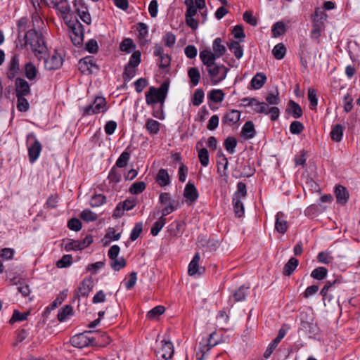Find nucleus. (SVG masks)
Instances as JSON below:
<instances>
[{"label":"nucleus","mask_w":360,"mask_h":360,"mask_svg":"<svg viewBox=\"0 0 360 360\" xmlns=\"http://www.w3.org/2000/svg\"><path fill=\"white\" fill-rule=\"evenodd\" d=\"M23 39L25 43L22 45V48L30 45L32 51L37 57H41V54L46 52V46L42 34L40 32L31 29L25 32Z\"/></svg>","instance_id":"1"},{"label":"nucleus","mask_w":360,"mask_h":360,"mask_svg":"<svg viewBox=\"0 0 360 360\" xmlns=\"http://www.w3.org/2000/svg\"><path fill=\"white\" fill-rule=\"evenodd\" d=\"M168 89L169 83L166 82H163L159 88L150 86L145 93L147 105H153L160 103L162 107L167 98Z\"/></svg>","instance_id":"2"},{"label":"nucleus","mask_w":360,"mask_h":360,"mask_svg":"<svg viewBox=\"0 0 360 360\" xmlns=\"http://www.w3.org/2000/svg\"><path fill=\"white\" fill-rule=\"evenodd\" d=\"M82 116H89L100 112H104L108 110L105 98L102 96H97L89 105L81 108Z\"/></svg>","instance_id":"3"},{"label":"nucleus","mask_w":360,"mask_h":360,"mask_svg":"<svg viewBox=\"0 0 360 360\" xmlns=\"http://www.w3.org/2000/svg\"><path fill=\"white\" fill-rule=\"evenodd\" d=\"M70 29V38L75 46H80L83 42V26L78 20L66 22Z\"/></svg>","instance_id":"4"},{"label":"nucleus","mask_w":360,"mask_h":360,"mask_svg":"<svg viewBox=\"0 0 360 360\" xmlns=\"http://www.w3.org/2000/svg\"><path fill=\"white\" fill-rule=\"evenodd\" d=\"M254 103L251 107L256 113L270 115L271 121H276L278 119L280 110L278 107L272 106L268 108V103L258 101L256 98Z\"/></svg>","instance_id":"5"},{"label":"nucleus","mask_w":360,"mask_h":360,"mask_svg":"<svg viewBox=\"0 0 360 360\" xmlns=\"http://www.w3.org/2000/svg\"><path fill=\"white\" fill-rule=\"evenodd\" d=\"M27 144L30 162L34 163L39 157L42 146L34 134L27 136Z\"/></svg>","instance_id":"6"},{"label":"nucleus","mask_w":360,"mask_h":360,"mask_svg":"<svg viewBox=\"0 0 360 360\" xmlns=\"http://www.w3.org/2000/svg\"><path fill=\"white\" fill-rule=\"evenodd\" d=\"M206 70L208 72L213 84H217L223 81L226 78L229 71V69L224 65H218L217 63L212 65V67H208Z\"/></svg>","instance_id":"7"},{"label":"nucleus","mask_w":360,"mask_h":360,"mask_svg":"<svg viewBox=\"0 0 360 360\" xmlns=\"http://www.w3.org/2000/svg\"><path fill=\"white\" fill-rule=\"evenodd\" d=\"M91 331H85L74 335L70 339L71 345L77 348H84L94 344L95 339L87 336Z\"/></svg>","instance_id":"8"},{"label":"nucleus","mask_w":360,"mask_h":360,"mask_svg":"<svg viewBox=\"0 0 360 360\" xmlns=\"http://www.w3.org/2000/svg\"><path fill=\"white\" fill-rule=\"evenodd\" d=\"M162 347L156 352V356L158 360H168L174 354V347L170 341H162Z\"/></svg>","instance_id":"9"},{"label":"nucleus","mask_w":360,"mask_h":360,"mask_svg":"<svg viewBox=\"0 0 360 360\" xmlns=\"http://www.w3.org/2000/svg\"><path fill=\"white\" fill-rule=\"evenodd\" d=\"M79 70L83 74H91L94 70L93 68L98 70V66L96 65L93 56H86L82 58L79 61Z\"/></svg>","instance_id":"10"},{"label":"nucleus","mask_w":360,"mask_h":360,"mask_svg":"<svg viewBox=\"0 0 360 360\" xmlns=\"http://www.w3.org/2000/svg\"><path fill=\"white\" fill-rule=\"evenodd\" d=\"M20 70L19 57L15 54L11 57L8 63L7 77L11 80L13 79L19 74Z\"/></svg>","instance_id":"11"},{"label":"nucleus","mask_w":360,"mask_h":360,"mask_svg":"<svg viewBox=\"0 0 360 360\" xmlns=\"http://www.w3.org/2000/svg\"><path fill=\"white\" fill-rule=\"evenodd\" d=\"M16 96H27L30 95L31 90L29 83L24 79L18 77L15 82Z\"/></svg>","instance_id":"12"},{"label":"nucleus","mask_w":360,"mask_h":360,"mask_svg":"<svg viewBox=\"0 0 360 360\" xmlns=\"http://www.w3.org/2000/svg\"><path fill=\"white\" fill-rule=\"evenodd\" d=\"M94 287V281L92 277L89 276L85 278L80 283L78 287V292L80 294H77L76 297L79 299V296L87 297L89 292L92 290Z\"/></svg>","instance_id":"13"},{"label":"nucleus","mask_w":360,"mask_h":360,"mask_svg":"<svg viewBox=\"0 0 360 360\" xmlns=\"http://www.w3.org/2000/svg\"><path fill=\"white\" fill-rule=\"evenodd\" d=\"M217 173L221 176L224 177L226 180L228 178L227 167H228V159L222 152L217 155Z\"/></svg>","instance_id":"14"},{"label":"nucleus","mask_w":360,"mask_h":360,"mask_svg":"<svg viewBox=\"0 0 360 360\" xmlns=\"http://www.w3.org/2000/svg\"><path fill=\"white\" fill-rule=\"evenodd\" d=\"M288 227V224L285 214L282 212H278L276 215L275 229L278 233L284 234L287 231Z\"/></svg>","instance_id":"15"},{"label":"nucleus","mask_w":360,"mask_h":360,"mask_svg":"<svg viewBox=\"0 0 360 360\" xmlns=\"http://www.w3.org/2000/svg\"><path fill=\"white\" fill-rule=\"evenodd\" d=\"M184 196L187 201L194 202L198 198V192L193 184L188 182L184 188Z\"/></svg>","instance_id":"16"},{"label":"nucleus","mask_w":360,"mask_h":360,"mask_svg":"<svg viewBox=\"0 0 360 360\" xmlns=\"http://www.w3.org/2000/svg\"><path fill=\"white\" fill-rule=\"evenodd\" d=\"M200 58L202 63L206 66V68L216 64L215 60L218 58L213 52L208 50L200 51Z\"/></svg>","instance_id":"17"},{"label":"nucleus","mask_w":360,"mask_h":360,"mask_svg":"<svg viewBox=\"0 0 360 360\" xmlns=\"http://www.w3.org/2000/svg\"><path fill=\"white\" fill-rule=\"evenodd\" d=\"M63 65V58L56 53L53 54L49 58L45 61L46 68L48 70H57Z\"/></svg>","instance_id":"18"},{"label":"nucleus","mask_w":360,"mask_h":360,"mask_svg":"<svg viewBox=\"0 0 360 360\" xmlns=\"http://www.w3.org/2000/svg\"><path fill=\"white\" fill-rule=\"evenodd\" d=\"M337 202L342 205H345L349 199V195L347 188L342 186L338 185L335 190Z\"/></svg>","instance_id":"19"},{"label":"nucleus","mask_w":360,"mask_h":360,"mask_svg":"<svg viewBox=\"0 0 360 360\" xmlns=\"http://www.w3.org/2000/svg\"><path fill=\"white\" fill-rule=\"evenodd\" d=\"M240 117V112L238 110H232L230 112L226 113L223 118H222V122L224 124H228L229 125L234 124L237 123Z\"/></svg>","instance_id":"20"},{"label":"nucleus","mask_w":360,"mask_h":360,"mask_svg":"<svg viewBox=\"0 0 360 360\" xmlns=\"http://www.w3.org/2000/svg\"><path fill=\"white\" fill-rule=\"evenodd\" d=\"M200 254L195 253L193 259L188 265V273L190 276H194L195 274H202V271L199 268Z\"/></svg>","instance_id":"21"},{"label":"nucleus","mask_w":360,"mask_h":360,"mask_svg":"<svg viewBox=\"0 0 360 360\" xmlns=\"http://www.w3.org/2000/svg\"><path fill=\"white\" fill-rule=\"evenodd\" d=\"M121 237V233H115L114 228H109L101 242L104 246H108L112 240H118Z\"/></svg>","instance_id":"22"},{"label":"nucleus","mask_w":360,"mask_h":360,"mask_svg":"<svg viewBox=\"0 0 360 360\" xmlns=\"http://www.w3.org/2000/svg\"><path fill=\"white\" fill-rule=\"evenodd\" d=\"M324 29V22H322L321 20H314L312 29L310 32V37L313 39H318L320 36L321 32Z\"/></svg>","instance_id":"23"},{"label":"nucleus","mask_w":360,"mask_h":360,"mask_svg":"<svg viewBox=\"0 0 360 360\" xmlns=\"http://www.w3.org/2000/svg\"><path fill=\"white\" fill-rule=\"evenodd\" d=\"M266 77L264 73H257L251 79L250 85L254 89H259L265 84Z\"/></svg>","instance_id":"24"},{"label":"nucleus","mask_w":360,"mask_h":360,"mask_svg":"<svg viewBox=\"0 0 360 360\" xmlns=\"http://www.w3.org/2000/svg\"><path fill=\"white\" fill-rule=\"evenodd\" d=\"M287 112L292 115L295 119L300 118L302 115V110L300 105L292 100L288 103V108Z\"/></svg>","instance_id":"25"},{"label":"nucleus","mask_w":360,"mask_h":360,"mask_svg":"<svg viewBox=\"0 0 360 360\" xmlns=\"http://www.w3.org/2000/svg\"><path fill=\"white\" fill-rule=\"evenodd\" d=\"M242 134L246 139H252L255 134L254 124L251 121L245 123L242 128Z\"/></svg>","instance_id":"26"},{"label":"nucleus","mask_w":360,"mask_h":360,"mask_svg":"<svg viewBox=\"0 0 360 360\" xmlns=\"http://www.w3.org/2000/svg\"><path fill=\"white\" fill-rule=\"evenodd\" d=\"M221 39L217 37L214 40L212 44L213 53L218 58L224 55L226 51V47L221 44Z\"/></svg>","instance_id":"27"},{"label":"nucleus","mask_w":360,"mask_h":360,"mask_svg":"<svg viewBox=\"0 0 360 360\" xmlns=\"http://www.w3.org/2000/svg\"><path fill=\"white\" fill-rule=\"evenodd\" d=\"M299 262L295 257H291L288 262L285 264L283 274L285 276H290L298 266Z\"/></svg>","instance_id":"28"},{"label":"nucleus","mask_w":360,"mask_h":360,"mask_svg":"<svg viewBox=\"0 0 360 360\" xmlns=\"http://www.w3.org/2000/svg\"><path fill=\"white\" fill-rule=\"evenodd\" d=\"M156 181L160 186H165L170 184V178L165 169H160L157 174Z\"/></svg>","instance_id":"29"},{"label":"nucleus","mask_w":360,"mask_h":360,"mask_svg":"<svg viewBox=\"0 0 360 360\" xmlns=\"http://www.w3.org/2000/svg\"><path fill=\"white\" fill-rule=\"evenodd\" d=\"M160 123L151 118L147 119L146 122V128L151 135L157 134L160 131Z\"/></svg>","instance_id":"30"},{"label":"nucleus","mask_w":360,"mask_h":360,"mask_svg":"<svg viewBox=\"0 0 360 360\" xmlns=\"http://www.w3.org/2000/svg\"><path fill=\"white\" fill-rule=\"evenodd\" d=\"M228 48L234 54L237 59L242 58L243 55V50L239 42L233 41L228 44Z\"/></svg>","instance_id":"31"},{"label":"nucleus","mask_w":360,"mask_h":360,"mask_svg":"<svg viewBox=\"0 0 360 360\" xmlns=\"http://www.w3.org/2000/svg\"><path fill=\"white\" fill-rule=\"evenodd\" d=\"M233 205L236 216L238 217H241L244 214V207L238 195H236L233 197Z\"/></svg>","instance_id":"32"},{"label":"nucleus","mask_w":360,"mask_h":360,"mask_svg":"<svg viewBox=\"0 0 360 360\" xmlns=\"http://www.w3.org/2000/svg\"><path fill=\"white\" fill-rule=\"evenodd\" d=\"M248 289L249 288L245 287V285H241L238 289H237L233 293L234 302L244 300L248 295Z\"/></svg>","instance_id":"33"},{"label":"nucleus","mask_w":360,"mask_h":360,"mask_svg":"<svg viewBox=\"0 0 360 360\" xmlns=\"http://www.w3.org/2000/svg\"><path fill=\"white\" fill-rule=\"evenodd\" d=\"M343 135V128L342 125L338 124L335 125L330 132V137L332 140L340 142L342 140Z\"/></svg>","instance_id":"34"},{"label":"nucleus","mask_w":360,"mask_h":360,"mask_svg":"<svg viewBox=\"0 0 360 360\" xmlns=\"http://www.w3.org/2000/svg\"><path fill=\"white\" fill-rule=\"evenodd\" d=\"M272 53L277 60H281L285 56L286 48L283 44L279 43L274 47Z\"/></svg>","instance_id":"35"},{"label":"nucleus","mask_w":360,"mask_h":360,"mask_svg":"<svg viewBox=\"0 0 360 360\" xmlns=\"http://www.w3.org/2000/svg\"><path fill=\"white\" fill-rule=\"evenodd\" d=\"M224 145L228 153L233 154L236 152L235 149L237 146V140L233 136H229L224 141Z\"/></svg>","instance_id":"36"},{"label":"nucleus","mask_w":360,"mask_h":360,"mask_svg":"<svg viewBox=\"0 0 360 360\" xmlns=\"http://www.w3.org/2000/svg\"><path fill=\"white\" fill-rule=\"evenodd\" d=\"M25 71L26 77L30 80L35 79L38 72L37 69L31 62H29L25 65Z\"/></svg>","instance_id":"37"},{"label":"nucleus","mask_w":360,"mask_h":360,"mask_svg":"<svg viewBox=\"0 0 360 360\" xmlns=\"http://www.w3.org/2000/svg\"><path fill=\"white\" fill-rule=\"evenodd\" d=\"M188 75L193 86L198 84L200 79V73L197 68H191L188 71Z\"/></svg>","instance_id":"38"},{"label":"nucleus","mask_w":360,"mask_h":360,"mask_svg":"<svg viewBox=\"0 0 360 360\" xmlns=\"http://www.w3.org/2000/svg\"><path fill=\"white\" fill-rule=\"evenodd\" d=\"M129 158L130 153L125 150L121 153L114 166H115V167L123 168L127 166Z\"/></svg>","instance_id":"39"},{"label":"nucleus","mask_w":360,"mask_h":360,"mask_svg":"<svg viewBox=\"0 0 360 360\" xmlns=\"http://www.w3.org/2000/svg\"><path fill=\"white\" fill-rule=\"evenodd\" d=\"M342 283V281L340 278H335L333 281H328L322 290H321V295L323 296L324 299L327 295L328 290L333 287H336Z\"/></svg>","instance_id":"40"},{"label":"nucleus","mask_w":360,"mask_h":360,"mask_svg":"<svg viewBox=\"0 0 360 360\" xmlns=\"http://www.w3.org/2000/svg\"><path fill=\"white\" fill-rule=\"evenodd\" d=\"M215 335V333H212L210 335L209 338L205 342L200 343V349L202 353H205L209 351L212 347L215 346L217 343V341L212 342V340Z\"/></svg>","instance_id":"41"},{"label":"nucleus","mask_w":360,"mask_h":360,"mask_svg":"<svg viewBox=\"0 0 360 360\" xmlns=\"http://www.w3.org/2000/svg\"><path fill=\"white\" fill-rule=\"evenodd\" d=\"M285 32V27L283 22H276L271 28L273 37H278L283 35Z\"/></svg>","instance_id":"42"},{"label":"nucleus","mask_w":360,"mask_h":360,"mask_svg":"<svg viewBox=\"0 0 360 360\" xmlns=\"http://www.w3.org/2000/svg\"><path fill=\"white\" fill-rule=\"evenodd\" d=\"M224 94L221 89H213L208 94V98L215 103H220L224 100Z\"/></svg>","instance_id":"43"},{"label":"nucleus","mask_w":360,"mask_h":360,"mask_svg":"<svg viewBox=\"0 0 360 360\" xmlns=\"http://www.w3.org/2000/svg\"><path fill=\"white\" fill-rule=\"evenodd\" d=\"M165 224L166 219L163 218V217H160L158 220L153 224L150 230L151 234L154 236H157Z\"/></svg>","instance_id":"44"},{"label":"nucleus","mask_w":360,"mask_h":360,"mask_svg":"<svg viewBox=\"0 0 360 360\" xmlns=\"http://www.w3.org/2000/svg\"><path fill=\"white\" fill-rule=\"evenodd\" d=\"M308 99L309 101L310 109L316 110L318 105V98L314 89L310 88L308 89Z\"/></svg>","instance_id":"45"},{"label":"nucleus","mask_w":360,"mask_h":360,"mask_svg":"<svg viewBox=\"0 0 360 360\" xmlns=\"http://www.w3.org/2000/svg\"><path fill=\"white\" fill-rule=\"evenodd\" d=\"M328 270L326 268L320 266L316 268L311 271V276L317 280H323L327 276Z\"/></svg>","instance_id":"46"},{"label":"nucleus","mask_w":360,"mask_h":360,"mask_svg":"<svg viewBox=\"0 0 360 360\" xmlns=\"http://www.w3.org/2000/svg\"><path fill=\"white\" fill-rule=\"evenodd\" d=\"M136 75V68L125 65L122 78L124 82H129Z\"/></svg>","instance_id":"47"},{"label":"nucleus","mask_w":360,"mask_h":360,"mask_svg":"<svg viewBox=\"0 0 360 360\" xmlns=\"http://www.w3.org/2000/svg\"><path fill=\"white\" fill-rule=\"evenodd\" d=\"M29 314H30V311L20 313L18 310H14L11 319L9 320V323L11 324H13L16 321H25L27 319V316H29Z\"/></svg>","instance_id":"48"},{"label":"nucleus","mask_w":360,"mask_h":360,"mask_svg":"<svg viewBox=\"0 0 360 360\" xmlns=\"http://www.w3.org/2000/svg\"><path fill=\"white\" fill-rule=\"evenodd\" d=\"M146 185L143 181H137L131 184L129 192L134 195H138L146 189Z\"/></svg>","instance_id":"49"},{"label":"nucleus","mask_w":360,"mask_h":360,"mask_svg":"<svg viewBox=\"0 0 360 360\" xmlns=\"http://www.w3.org/2000/svg\"><path fill=\"white\" fill-rule=\"evenodd\" d=\"M18 99L17 109L20 112H27L30 108V104L25 96H16Z\"/></svg>","instance_id":"50"},{"label":"nucleus","mask_w":360,"mask_h":360,"mask_svg":"<svg viewBox=\"0 0 360 360\" xmlns=\"http://www.w3.org/2000/svg\"><path fill=\"white\" fill-rule=\"evenodd\" d=\"M106 201V197L103 194L94 195L90 200V205L93 207H99L104 204Z\"/></svg>","instance_id":"51"},{"label":"nucleus","mask_w":360,"mask_h":360,"mask_svg":"<svg viewBox=\"0 0 360 360\" xmlns=\"http://www.w3.org/2000/svg\"><path fill=\"white\" fill-rule=\"evenodd\" d=\"M80 217L86 222L94 221L98 218L97 214L89 209L84 210L80 214Z\"/></svg>","instance_id":"52"},{"label":"nucleus","mask_w":360,"mask_h":360,"mask_svg":"<svg viewBox=\"0 0 360 360\" xmlns=\"http://www.w3.org/2000/svg\"><path fill=\"white\" fill-rule=\"evenodd\" d=\"M120 49L122 51L130 53L133 49H135V45L131 39L127 38L122 41Z\"/></svg>","instance_id":"53"},{"label":"nucleus","mask_w":360,"mask_h":360,"mask_svg":"<svg viewBox=\"0 0 360 360\" xmlns=\"http://www.w3.org/2000/svg\"><path fill=\"white\" fill-rule=\"evenodd\" d=\"M198 158L200 164L203 167H207L209 165L210 155L208 150L203 148H201L198 152Z\"/></svg>","instance_id":"54"},{"label":"nucleus","mask_w":360,"mask_h":360,"mask_svg":"<svg viewBox=\"0 0 360 360\" xmlns=\"http://www.w3.org/2000/svg\"><path fill=\"white\" fill-rule=\"evenodd\" d=\"M72 312V307L70 305H65L62 307L58 314V319L60 321H64L67 317Z\"/></svg>","instance_id":"55"},{"label":"nucleus","mask_w":360,"mask_h":360,"mask_svg":"<svg viewBox=\"0 0 360 360\" xmlns=\"http://www.w3.org/2000/svg\"><path fill=\"white\" fill-rule=\"evenodd\" d=\"M122 175L120 172H118L117 167L113 166L110 169L108 179L110 182H112L115 184L119 183L121 181Z\"/></svg>","instance_id":"56"},{"label":"nucleus","mask_w":360,"mask_h":360,"mask_svg":"<svg viewBox=\"0 0 360 360\" xmlns=\"http://www.w3.org/2000/svg\"><path fill=\"white\" fill-rule=\"evenodd\" d=\"M141 52L139 51H134L131 56L129 62L127 63L129 66L136 68L141 63Z\"/></svg>","instance_id":"57"},{"label":"nucleus","mask_w":360,"mask_h":360,"mask_svg":"<svg viewBox=\"0 0 360 360\" xmlns=\"http://www.w3.org/2000/svg\"><path fill=\"white\" fill-rule=\"evenodd\" d=\"M126 266V260L123 257L111 260L110 266L115 271H120Z\"/></svg>","instance_id":"58"},{"label":"nucleus","mask_w":360,"mask_h":360,"mask_svg":"<svg viewBox=\"0 0 360 360\" xmlns=\"http://www.w3.org/2000/svg\"><path fill=\"white\" fill-rule=\"evenodd\" d=\"M159 202L162 205L167 206L175 204V200L172 198L169 193H162L160 195Z\"/></svg>","instance_id":"59"},{"label":"nucleus","mask_w":360,"mask_h":360,"mask_svg":"<svg viewBox=\"0 0 360 360\" xmlns=\"http://www.w3.org/2000/svg\"><path fill=\"white\" fill-rule=\"evenodd\" d=\"M30 20L27 18H21L18 21V38L21 37V33L25 32L27 28L29 27L28 24Z\"/></svg>","instance_id":"60"},{"label":"nucleus","mask_w":360,"mask_h":360,"mask_svg":"<svg viewBox=\"0 0 360 360\" xmlns=\"http://www.w3.org/2000/svg\"><path fill=\"white\" fill-rule=\"evenodd\" d=\"M304 129L303 124L299 121H293L290 125V131L292 134H300Z\"/></svg>","instance_id":"61"},{"label":"nucleus","mask_w":360,"mask_h":360,"mask_svg":"<svg viewBox=\"0 0 360 360\" xmlns=\"http://www.w3.org/2000/svg\"><path fill=\"white\" fill-rule=\"evenodd\" d=\"M72 262V257L70 255H65L62 257L60 259H59L56 266L58 268H65L69 266Z\"/></svg>","instance_id":"62"},{"label":"nucleus","mask_w":360,"mask_h":360,"mask_svg":"<svg viewBox=\"0 0 360 360\" xmlns=\"http://www.w3.org/2000/svg\"><path fill=\"white\" fill-rule=\"evenodd\" d=\"M143 231V224L141 222L136 223L131 230V234H130V239L132 241L136 240L140 234Z\"/></svg>","instance_id":"63"},{"label":"nucleus","mask_w":360,"mask_h":360,"mask_svg":"<svg viewBox=\"0 0 360 360\" xmlns=\"http://www.w3.org/2000/svg\"><path fill=\"white\" fill-rule=\"evenodd\" d=\"M203 98L204 91L200 89H196L193 94V104L195 106L200 105L203 101Z\"/></svg>","instance_id":"64"}]
</instances>
